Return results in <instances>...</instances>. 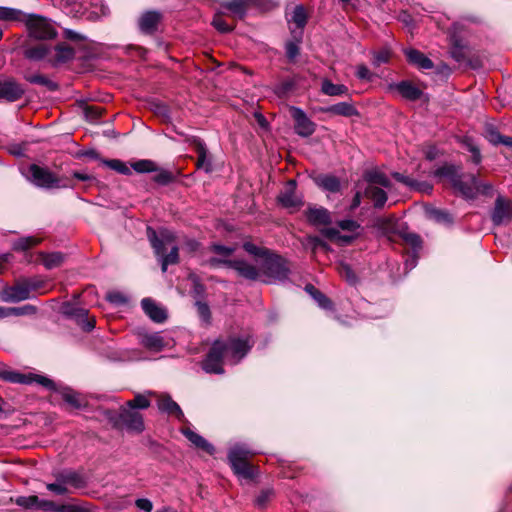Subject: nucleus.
Instances as JSON below:
<instances>
[{
  "mask_svg": "<svg viewBox=\"0 0 512 512\" xmlns=\"http://www.w3.org/2000/svg\"><path fill=\"white\" fill-rule=\"evenodd\" d=\"M296 190V181L293 179H290L287 181L284 191H282L278 197V202L284 207V208H299L302 206L303 202L301 198H299L295 194Z\"/></svg>",
  "mask_w": 512,
  "mask_h": 512,
  "instance_id": "14",
  "label": "nucleus"
},
{
  "mask_svg": "<svg viewBox=\"0 0 512 512\" xmlns=\"http://www.w3.org/2000/svg\"><path fill=\"white\" fill-rule=\"evenodd\" d=\"M429 217L437 223L451 225L453 223V217L449 212L442 209L433 208L428 211Z\"/></svg>",
  "mask_w": 512,
  "mask_h": 512,
  "instance_id": "46",
  "label": "nucleus"
},
{
  "mask_svg": "<svg viewBox=\"0 0 512 512\" xmlns=\"http://www.w3.org/2000/svg\"><path fill=\"white\" fill-rule=\"evenodd\" d=\"M126 406L132 410L147 409L150 406V400L146 394H136L134 399L126 403Z\"/></svg>",
  "mask_w": 512,
  "mask_h": 512,
  "instance_id": "49",
  "label": "nucleus"
},
{
  "mask_svg": "<svg viewBox=\"0 0 512 512\" xmlns=\"http://www.w3.org/2000/svg\"><path fill=\"white\" fill-rule=\"evenodd\" d=\"M225 15H227V13L221 9V11L217 13L212 20V25L220 33H229L234 29L233 24H228L224 20Z\"/></svg>",
  "mask_w": 512,
  "mask_h": 512,
  "instance_id": "45",
  "label": "nucleus"
},
{
  "mask_svg": "<svg viewBox=\"0 0 512 512\" xmlns=\"http://www.w3.org/2000/svg\"><path fill=\"white\" fill-rule=\"evenodd\" d=\"M313 298L318 303V305L323 309H331L333 306L331 300L320 291L314 294Z\"/></svg>",
  "mask_w": 512,
  "mask_h": 512,
  "instance_id": "63",
  "label": "nucleus"
},
{
  "mask_svg": "<svg viewBox=\"0 0 512 512\" xmlns=\"http://www.w3.org/2000/svg\"><path fill=\"white\" fill-rule=\"evenodd\" d=\"M389 59L390 52L384 49L374 54L372 63L374 66L379 67L381 64L387 63Z\"/></svg>",
  "mask_w": 512,
  "mask_h": 512,
  "instance_id": "61",
  "label": "nucleus"
},
{
  "mask_svg": "<svg viewBox=\"0 0 512 512\" xmlns=\"http://www.w3.org/2000/svg\"><path fill=\"white\" fill-rule=\"evenodd\" d=\"M48 47L45 44H37L35 46L27 47L24 50L25 58L32 61L42 60L48 54Z\"/></svg>",
  "mask_w": 512,
  "mask_h": 512,
  "instance_id": "36",
  "label": "nucleus"
},
{
  "mask_svg": "<svg viewBox=\"0 0 512 512\" xmlns=\"http://www.w3.org/2000/svg\"><path fill=\"white\" fill-rule=\"evenodd\" d=\"M182 433L197 448L207 452L210 455L214 454V446L211 443H209L206 439H204L201 435L197 434L196 432L192 431L189 428L183 429Z\"/></svg>",
  "mask_w": 512,
  "mask_h": 512,
  "instance_id": "27",
  "label": "nucleus"
},
{
  "mask_svg": "<svg viewBox=\"0 0 512 512\" xmlns=\"http://www.w3.org/2000/svg\"><path fill=\"white\" fill-rule=\"evenodd\" d=\"M295 86L294 81L292 80H285L275 86V93L279 96H284L288 92H290Z\"/></svg>",
  "mask_w": 512,
  "mask_h": 512,
  "instance_id": "60",
  "label": "nucleus"
},
{
  "mask_svg": "<svg viewBox=\"0 0 512 512\" xmlns=\"http://www.w3.org/2000/svg\"><path fill=\"white\" fill-rule=\"evenodd\" d=\"M391 89L398 91L401 96L410 101H416L421 98L423 92L410 81H401L390 85Z\"/></svg>",
  "mask_w": 512,
  "mask_h": 512,
  "instance_id": "22",
  "label": "nucleus"
},
{
  "mask_svg": "<svg viewBox=\"0 0 512 512\" xmlns=\"http://www.w3.org/2000/svg\"><path fill=\"white\" fill-rule=\"evenodd\" d=\"M157 406L161 412L174 415L179 421L185 420L182 409L168 394L158 396Z\"/></svg>",
  "mask_w": 512,
  "mask_h": 512,
  "instance_id": "17",
  "label": "nucleus"
},
{
  "mask_svg": "<svg viewBox=\"0 0 512 512\" xmlns=\"http://www.w3.org/2000/svg\"><path fill=\"white\" fill-rule=\"evenodd\" d=\"M55 478L56 481L54 483H48L46 485V488L57 495H65L69 493L70 490L67 487H65V485L59 479V477L55 475Z\"/></svg>",
  "mask_w": 512,
  "mask_h": 512,
  "instance_id": "58",
  "label": "nucleus"
},
{
  "mask_svg": "<svg viewBox=\"0 0 512 512\" xmlns=\"http://www.w3.org/2000/svg\"><path fill=\"white\" fill-rule=\"evenodd\" d=\"M291 33L293 34L294 40L286 42L285 53L288 60L293 62L300 53L299 43L301 42L302 32H298L297 35L296 30H292Z\"/></svg>",
  "mask_w": 512,
  "mask_h": 512,
  "instance_id": "32",
  "label": "nucleus"
},
{
  "mask_svg": "<svg viewBox=\"0 0 512 512\" xmlns=\"http://www.w3.org/2000/svg\"><path fill=\"white\" fill-rule=\"evenodd\" d=\"M14 316L34 315L37 313V307L31 304H25L20 307H12Z\"/></svg>",
  "mask_w": 512,
  "mask_h": 512,
  "instance_id": "59",
  "label": "nucleus"
},
{
  "mask_svg": "<svg viewBox=\"0 0 512 512\" xmlns=\"http://www.w3.org/2000/svg\"><path fill=\"white\" fill-rule=\"evenodd\" d=\"M33 382H36V383L42 385L43 387H45L51 391H55V392H57L59 387L61 386V385L56 384L53 380H51L50 378H48L46 376L36 375V374H31V383H33Z\"/></svg>",
  "mask_w": 512,
  "mask_h": 512,
  "instance_id": "50",
  "label": "nucleus"
},
{
  "mask_svg": "<svg viewBox=\"0 0 512 512\" xmlns=\"http://www.w3.org/2000/svg\"><path fill=\"white\" fill-rule=\"evenodd\" d=\"M0 379L10 383L30 384L31 374H22L12 370H1Z\"/></svg>",
  "mask_w": 512,
  "mask_h": 512,
  "instance_id": "34",
  "label": "nucleus"
},
{
  "mask_svg": "<svg viewBox=\"0 0 512 512\" xmlns=\"http://www.w3.org/2000/svg\"><path fill=\"white\" fill-rule=\"evenodd\" d=\"M453 187L466 199H474L477 195L491 196L493 186L482 183L474 174H461L452 178Z\"/></svg>",
  "mask_w": 512,
  "mask_h": 512,
  "instance_id": "4",
  "label": "nucleus"
},
{
  "mask_svg": "<svg viewBox=\"0 0 512 512\" xmlns=\"http://www.w3.org/2000/svg\"><path fill=\"white\" fill-rule=\"evenodd\" d=\"M365 196L373 201L375 208H382L387 201V193L375 185L365 189Z\"/></svg>",
  "mask_w": 512,
  "mask_h": 512,
  "instance_id": "31",
  "label": "nucleus"
},
{
  "mask_svg": "<svg viewBox=\"0 0 512 512\" xmlns=\"http://www.w3.org/2000/svg\"><path fill=\"white\" fill-rule=\"evenodd\" d=\"M29 179L37 187L43 189L73 188L74 184L67 179L58 177L48 168L36 164L29 166Z\"/></svg>",
  "mask_w": 512,
  "mask_h": 512,
  "instance_id": "6",
  "label": "nucleus"
},
{
  "mask_svg": "<svg viewBox=\"0 0 512 512\" xmlns=\"http://www.w3.org/2000/svg\"><path fill=\"white\" fill-rule=\"evenodd\" d=\"M303 246L305 249H310L313 253H315L318 249H322L324 251H329V245L323 241L318 236L309 235L303 241Z\"/></svg>",
  "mask_w": 512,
  "mask_h": 512,
  "instance_id": "39",
  "label": "nucleus"
},
{
  "mask_svg": "<svg viewBox=\"0 0 512 512\" xmlns=\"http://www.w3.org/2000/svg\"><path fill=\"white\" fill-rule=\"evenodd\" d=\"M229 268H232L239 276L250 281H256L261 278L260 267L257 268L255 265L245 260L234 259L232 262H229Z\"/></svg>",
  "mask_w": 512,
  "mask_h": 512,
  "instance_id": "15",
  "label": "nucleus"
},
{
  "mask_svg": "<svg viewBox=\"0 0 512 512\" xmlns=\"http://www.w3.org/2000/svg\"><path fill=\"white\" fill-rule=\"evenodd\" d=\"M314 182L318 187L331 193H337L341 188L340 180L332 175H319L314 178Z\"/></svg>",
  "mask_w": 512,
  "mask_h": 512,
  "instance_id": "30",
  "label": "nucleus"
},
{
  "mask_svg": "<svg viewBox=\"0 0 512 512\" xmlns=\"http://www.w3.org/2000/svg\"><path fill=\"white\" fill-rule=\"evenodd\" d=\"M24 24L30 36L36 39H52L57 35L53 24L45 17L37 14H26Z\"/></svg>",
  "mask_w": 512,
  "mask_h": 512,
  "instance_id": "8",
  "label": "nucleus"
},
{
  "mask_svg": "<svg viewBox=\"0 0 512 512\" xmlns=\"http://www.w3.org/2000/svg\"><path fill=\"white\" fill-rule=\"evenodd\" d=\"M41 259L47 269H54L64 262L65 255L61 252L41 253Z\"/></svg>",
  "mask_w": 512,
  "mask_h": 512,
  "instance_id": "37",
  "label": "nucleus"
},
{
  "mask_svg": "<svg viewBox=\"0 0 512 512\" xmlns=\"http://www.w3.org/2000/svg\"><path fill=\"white\" fill-rule=\"evenodd\" d=\"M25 93L24 88L15 80L8 79L0 81V99L8 102L19 100Z\"/></svg>",
  "mask_w": 512,
  "mask_h": 512,
  "instance_id": "16",
  "label": "nucleus"
},
{
  "mask_svg": "<svg viewBox=\"0 0 512 512\" xmlns=\"http://www.w3.org/2000/svg\"><path fill=\"white\" fill-rule=\"evenodd\" d=\"M464 145L472 154L471 161L476 165L480 164L482 160L480 149L471 141V139H465Z\"/></svg>",
  "mask_w": 512,
  "mask_h": 512,
  "instance_id": "56",
  "label": "nucleus"
},
{
  "mask_svg": "<svg viewBox=\"0 0 512 512\" xmlns=\"http://www.w3.org/2000/svg\"><path fill=\"white\" fill-rule=\"evenodd\" d=\"M38 502H39V498L37 496H35V495H32V496H19L15 500V503L18 506L23 507L25 509H32V508H36L37 509Z\"/></svg>",
  "mask_w": 512,
  "mask_h": 512,
  "instance_id": "52",
  "label": "nucleus"
},
{
  "mask_svg": "<svg viewBox=\"0 0 512 512\" xmlns=\"http://www.w3.org/2000/svg\"><path fill=\"white\" fill-rule=\"evenodd\" d=\"M147 238L153 247L155 254L160 257L162 272H166L169 265L177 264L179 262V248L176 245H173L170 252L165 254L166 246L175 242L173 232L167 229H162L158 234L151 227H147Z\"/></svg>",
  "mask_w": 512,
  "mask_h": 512,
  "instance_id": "1",
  "label": "nucleus"
},
{
  "mask_svg": "<svg viewBox=\"0 0 512 512\" xmlns=\"http://www.w3.org/2000/svg\"><path fill=\"white\" fill-rule=\"evenodd\" d=\"M405 56L411 64L416 65L420 69L428 70L434 66L433 62L419 50L407 49L405 50Z\"/></svg>",
  "mask_w": 512,
  "mask_h": 512,
  "instance_id": "26",
  "label": "nucleus"
},
{
  "mask_svg": "<svg viewBox=\"0 0 512 512\" xmlns=\"http://www.w3.org/2000/svg\"><path fill=\"white\" fill-rule=\"evenodd\" d=\"M106 417L115 428H125L129 432L142 433L145 429L143 416L127 406L121 407L118 413L107 411Z\"/></svg>",
  "mask_w": 512,
  "mask_h": 512,
  "instance_id": "5",
  "label": "nucleus"
},
{
  "mask_svg": "<svg viewBox=\"0 0 512 512\" xmlns=\"http://www.w3.org/2000/svg\"><path fill=\"white\" fill-rule=\"evenodd\" d=\"M141 345H143L146 349L159 352L163 350L165 347V342L160 333H146L141 335L140 339Z\"/></svg>",
  "mask_w": 512,
  "mask_h": 512,
  "instance_id": "28",
  "label": "nucleus"
},
{
  "mask_svg": "<svg viewBox=\"0 0 512 512\" xmlns=\"http://www.w3.org/2000/svg\"><path fill=\"white\" fill-rule=\"evenodd\" d=\"M365 179L370 183V185L377 184L384 188L391 187V181L389 178L384 173L378 171L368 172L365 176Z\"/></svg>",
  "mask_w": 512,
  "mask_h": 512,
  "instance_id": "43",
  "label": "nucleus"
},
{
  "mask_svg": "<svg viewBox=\"0 0 512 512\" xmlns=\"http://www.w3.org/2000/svg\"><path fill=\"white\" fill-rule=\"evenodd\" d=\"M339 273L341 274L342 277H344L346 279V281L350 284H356L358 279H357V276L355 275L354 271L352 270V268L346 264V263H341L340 266H339Z\"/></svg>",
  "mask_w": 512,
  "mask_h": 512,
  "instance_id": "57",
  "label": "nucleus"
},
{
  "mask_svg": "<svg viewBox=\"0 0 512 512\" xmlns=\"http://www.w3.org/2000/svg\"><path fill=\"white\" fill-rule=\"evenodd\" d=\"M221 341L216 340L212 344L208 354L205 359L202 361V369L206 373L210 374H223V362L226 360L225 353L222 349Z\"/></svg>",
  "mask_w": 512,
  "mask_h": 512,
  "instance_id": "9",
  "label": "nucleus"
},
{
  "mask_svg": "<svg viewBox=\"0 0 512 512\" xmlns=\"http://www.w3.org/2000/svg\"><path fill=\"white\" fill-rule=\"evenodd\" d=\"M512 219V201L499 195L491 212V220L495 226L509 222Z\"/></svg>",
  "mask_w": 512,
  "mask_h": 512,
  "instance_id": "11",
  "label": "nucleus"
},
{
  "mask_svg": "<svg viewBox=\"0 0 512 512\" xmlns=\"http://www.w3.org/2000/svg\"><path fill=\"white\" fill-rule=\"evenodd\" d=\"M274 496V491L271 488H267L262 490L259 495L255 499V505L259 508H264L268 504V502Z\"/></svg>",
  "mask_w": 512,
  "mask_h": 512,
  "instance_id": "55",
  "label": "nucleus"
},
{
  "mask_svg": "<svg viewBox=\"0 0 512 512\" xmlns=\"http://www.w3.org/2000/svg\"><path fill=\"white\" fill-rule=\"evenodd\" d=\"M57 393L62 399L72 408L81 409L86 405V402L81 395L67 386H60Z\"/></svg>",
  "mask_w": 512,
  "mask_h": 512,
  "instance_id": "24",
  "label": "nucleus"
},
{
  "mask_svg": "<svg viewBox=\"0 0 512 512\" xmlns=\"http://www.w3.org/2000/svg\"><path fill=\"white\" fill-rule=\"evenodd\" d=\"M101 163L122 174V175H131V168L127 166V164L119 159H101Z\"/></svg>",
  "mask_w": 512,
  "mask_h": 512,
  "instance_id": "41",
  "label": "nucleus"
},
{
  "mask_svg": "<svg viewBox=\"0 0 512 512\" xmlns=\"http://www.w3.org/2000/svg\"><path fill=\"white\" fill-rule=\"evenodd\" d=\"M243 248L250 255L260 258L261 261L264 260L265 257H267L271 253V251L269 249L256 246L255 244H253L251 242H245L243 244Z\"/></svg>",
  "mask_w": 512,
  "mask_h": 512,
  "instance_id": "48",
  "label": "nucleus"
},
{
  "mask_svg": "<svg viewBox=\"0 0 512 512\" xmlns=\"http://www.w3.org/2000/svg\"><path fill=\"white\" fill-rule=\"evenodd\" d=\"M399 236L405 244L413 248L414 252H417L421 248L422 240L418 234L402 231L399 233Z\"/></svg>",
  "mask_w": 512,
  "mask_h": 512,
  "instance_id": "47",
  "label": "nucleus"
},
{
  "mask_svg": "<svg viewBox=\"0 0 512 512\" xmlns=\"http://www.w3.org/2000/svg\"><path fill=\"white\" fill-rule=\"evenodd\" d=\"M161 14L156 11H147L141 15L138 21L139 29L144 34H153L158 27Z\"/></svg>",
  "mask_w": 512,
  "mask_h": 512,
  "instance_id": "21",
  "label": "nucleus"
},
{
  "mask_svg": "<svg viewBox=\"0 0 512 512\" xmlns=\"http://www.w3.org/2000/svg\"><path fill=\"white\" fill-rule=\"evenodd\" d=\"M38 243V240L34 237H24L20 238L14 242L13 248L17 251H26L31 247L35 246Z\"/></svg>",
  "mask_w": 512,
  "mask_h": 512,
  "instance_id": "53",
  "label": "nucleus"
},
{
  "mask_svg": "<svg viewBox=\"0 0 512 512\" xmlns=\"http://www.w3.org/2000/svg\"><path fill=\"white\" fill-rule=\"evenodd\" d=\"M254 455L244 444H236L229 449L228 462L239 478L251 480L256 476L255 468L248 462V458Z\"/></svg>",
  "mask_w": 512,
  "mask_h": 512,
  "instance_id": "3",
  "label": "nucleus"
},
{
  "mask_svg": "<svg viewBox=\"0 0 512 512\" xmlns=\"http://www.w3.org/2000/svg\"><path fill=\"white\" fill-rule=\"evenodd\" d=\"M306 217L312 225H328L331 223V216L329 211L323 207H313L306 211Z\"/></svg>",
  "mask_w": 512,
  "mask_h": 512,
  "instance_id": "25",
  "label": "nucleus"
},
{
  "mask_svg": "<svg viewBox=\"0 0 512 512\" xmlns=\"http://www.w3.org/2000/svg\"><path fill=\"white\" fill-rule=\"evenodd\" d=\"M290 113L294 120L295 133L301 137H309L316 130V124L308 118L306 113L298 107H290Z\"/></svg>",
  "mask_w": 512,
  "mask_h": 512,
  "instance_id": "10",
  "label": "nucleus"
},
{
  "mask_svg": "<svg viewBox=\"0 0 512 512\" xmlns=\"http://www.w3.org/2000/svg\"><path fill=\"white\" fill-rule=\"evenodd\" d=\"M62 313L66 316L74 318L84 331H91L95 327V319L88 317V310L75 307L71 303H64Z\"/></svg>",
  "mask_w": 512,
  "mask_h": 512,
  "instance_id": "13",
  "label": "nucleus"
},
{
  "mask_svg": "<svg viewBox=\"0 0 512 512\" xmlns=\"http://www.w3.org/2000/svg\"><path fill=\"white\" fill-rule=\"evenodd\" d=\"M325 113L340 115L344 117H351L358 114L357 109L350 102H339L334 105L322 109Z\"/></svg>",
  "mask_w": 512,
  "mask_h": 512,
  "instance_id": "29",
  "label": "nucleus"
},
{
  "mask_svg": "<svg viewBox=\"0 0 512 512\" xmlns=\"http://www.w3.org/2000/svg\"><path fill=\"white\" fill-rule=\"evenodd\" d=\"M131 168L137 173H151L158 171L157 164L149 159H141L131 163Z\"/></svg>",
  "mask_w": 512,
  "mask_h": 512,
  "instance_id": "44",
  "label": "nucleus"
},
{
  "mask_svg": "<svg viewBox=\"0 0 512 512\" xmlns=\"http://www.w3.org/2000/svg\"><path fill=\"white\" fill-rule=\"evenodd\" d=\"M226 360L230 364H237L242 360L253 347L254 342L250 337L239 338L230 337L226 340H220Z\"/></svg>",
  "mask_w": 512,
  "mask_h": 512,
  "instance_id": "7",
  "label": "nucleus"
},
{
  "mask_svg": "<svg viewBox=\"0 0 512 512\" xmlns=\"http://www.w3.org/2000/svg\"><path fill=\"white\" fill-rule=\"evenodd\" d=\"M290 21L295 24L296 28L299 29V32H302L307 23V14L302 5H297L294 8Z\"/></svg>",
  "mask_w": 512,
  "mask_h": 512,
  "instance_id": "42",
  "label": "nucleus"
},
{
  "mask_svg": "<svg viewBox=\"0 0 512 512\" xmlns=\"http://www.w3.org/2000/svg\"><path fill=\"white\" fill-rule=\"evenodd\" d=\"M26 13L19 9L0 6V21L24 23Z\"/></svg>",
  "mask_w": 512,
  "mask_h": 512,
  "instance_id": "33",
  "label": "nucleus"
},
{
  "mask_svg": "<svg viewBox=\"0 0 512 512\" xmlns=\"http://www.w3.org/2000/svg\"><path fill=\"white\" fill-rule=\"evenodd\" d=\"M195 305H196L197 313H198L200 319L205 324H210V322H211V311H210V308H209L208 304L206 302L196 301Z\"/></svg>",
  "mask_w": 512,
  "mask_h": 512,
  "instance_id": "54",
  "label": "nucleus"
},
{
  "mask_svg": "<svg viewBox=\"0 0 512 512\" xmlns=\"http://www.w3.org/2000/svg\"><path fill=\"white\" fill-rule=\"evenodd\" d=\"M262 281L267 284L284 283L289 280L291 269L289 262L282 256L271 252L260 263Z\"/></svg>",
  "mask_w": 512,
  "mask_h": 512,
  "instance_id": "2",
  "label": "nucleus"
},
{
  "mask_svg": "<svg viewBox=\"0 0 512 512\" xmlns=\"http://www.w3.org/2000/svg\"><path fill=\"white\" fill-rule=\"evenodd\" d=\"M338 226L345 231L354 232L360 228V224L352 219H345L338 222Z\"/></svg>",
  "mask_w": 512,
  "mask_h": 512,
  "instance_id": "64",
  "label": "nucleus"
},
{
  "mask_svg": "<svg viewBox=\"0 0 512 512\" xmlns=\"http://www.w3.org/2000/svg\"><path fill=\"white\" fill-rule=\"evenodd\" d=\"M251 0H231L221 3V9L236 19H243Z\"/></svg>",
  "mask_w": 512,
  "mask_h": 512,
  "instance_id": "20",
  "label": "nucleus"
},
{
  "mask_svg": "<svg viewBox=\"0 0 512 512\" xmlns=\"http://www.w3.org/2000/svg\"><path fill=\"white\" fill-rule=\"evenodd\" d=\"M30 297L31 296L23 278L16 281V283L12 286L4 287L0 292L1 300L8 303L20 302L29 299Z\"/></svg>",
  "mask_w": 512,
  "mask_h": 512,
  "instance_id": "12",
  "label": "nucleus"
},
{
  "mask_svg": "<svg viewBox=\"0 0 512 512\" xmlns=\"http://www.w3.org/2000/svg\"><path fill=\"white\" fill-rule=\"evenodd\" d=\"M156 174L153 176V181L160 185H167L174 180V175L172 172L166 169H159L155 171Z\"/></svg>",
  "mask_w": 512,
  "mask_h": 512,
  "instance_id": "51",
  "label": "nucleus"
},
{
  "mask_svg": "<svg viewBox=\"0 0 512 512\" xmlns=\"http://www.w3.org/2000/svg\"><path fill=\"white\" fill-rule=\"evenodd\" d=\"M61 482L67 487L73 489H81L84 488L87 484L85 478L79 472L74 470H63L56 474Z\"/></svg>",
  "mask_w": 512,
  "mask_h": 512,
  "instance_id": "19",
  "label": "nucleus"
},
{
  "mask_svg": "<svg viewBox=\"0 0 512 512\" xmlns=\"http://www.w3.org/2000/svg\"><path fill=\"white\" fill-rule=\"evenodd\" d=\"M25 79L31 84L45 86L49 91H56L58 89L57 83L41 74L25 75Z\"/></svg>",
  "mask_w": 512,
  "mask_h": 512,
  "instance_id": "40",
  "label": "nucleus"
},
{
  "mask_svg": "<svg viewBox=\"0 0 512 512\" xmlns=\"http://www.w3.org/2000/svg\"><path fill=\"white\" fill-rule=\"evenodd\" d=\"M210 250L216 254L228 257L234 253L235 249L221 244H212Z\"/></svg>",
  "mask_w": 512,
  "mask_h": 512,
  "instance_id": "62",
  "label": "nucleus"
},
{
  "mask_svg": "<svg viewBox=\"0 0 512 512\" xmlns=\"http://www.w3.org/2000/svg\"><path fill=\"white\" fill-rule=\"evenodd\" d=\"M141 306L145 314L154 322L162 323L167 319L166 310L159 306L154 300L144 298L141 301Z\"/></svg>",
  "mask_w": 512,
  "mask_h": 512,
  "instance_id": "18",
  "label": "nucleus"
},
{
  "mask_svg": "<svg viewBox=\"0 0 512 512\" xmlns=\"http://www.w3.org/2000/svg\"><path fill=\"white\" fill-rule=\"evenodd\" d=\"M192 143L194 144L198 154L197 168L204 170L206 173H210L212 171V163L208 158V151L205 143L199 138H193Z\"/></svg>",
  "mask_w": 512,
  "mask_h": 512,
  "instance_id": "23",
  "label": "nucleus"
},
{
  "mask_svg": "<svg viewBox=\"0 0 512 512\" xmlns=\"http://www.w3.org/2000/svg\"><path fill=\"white\" fill-rule=\"evenodd\" d=\"M321 91L328 96H339L348 93V88L343 84H334L328 79H324L321 84Z\"/></svg>",
  "mask_w": 512,
  "mask_h": 512,
  "instance_id": "35",
  "label": "nucleus"
},
{
  "mask_svg": "<svg viewBox=\"0 0 512 512\" xmlns=\"http://www.w3.org/2000/svg\"><path fill=\"white\" fill-rule=\"evenodd\" d=\"M75 51L67 44H59L55 47V61L56 63H65L73 59Z\"/></svg>",
  "mask_w": 512,
  "mask_h": 512,
  "instance_id": "38",
  "label": "nucleus"
}]
</instances>
